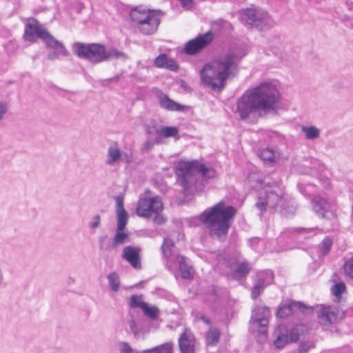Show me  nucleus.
<instances>
[{
    "mask_svg": "<svg viewBox=\"0 0 353 353\" xmlns=\"http://www.w3.org/2000/svg\"><path fill=\"white\" fill-rule=\"evenodd\" d=\"M279 92L275 85L263 82L247 90L236 101V114L239 119L254 123L276 109Z\"/></svg>",
    "mask_w": 353,
    "mask_h": 353,
    "instance_id": "obj_1",
    "label": "nucleus"
},
{
    "mask_svg": "<svg viewBox=\"0 0 353 353\" xmlns=\"http://www.w3.org/2000/svg\"><path fill=\"white\" fill-rule=\"evenodd\" d=\"M236 212L234 207L221 201L203 211L199 215V220L208 230L211 237L225 241Z\"/></svg>",
    "mask_w": 353,
    "mask_h": 353,
    "instance_id": "obj_2",
    "label": "nucleus"
},
{
    "mask_svg": "<svg viewBox=\"0 0 353 353\" xmlns=\"http://www.w3.org/2000/svg\"><path fill=\"white\" fill-rule=\"evenodd\" d=\"M238 57L233 53L205 64L201 71L202 83L214 91H221L229 77L237 68Z\"/></svg>",
    "mask_w": 353,
    "mask_h": 353,
    "instance_id": "obj_3",
    "label": "nucleus"
},
{
    "mask_svg": "<svg viewBox=\"0 0 353 353\" xmlns=\"http://www.w3.org/2000/svg\"><path fill=\"white\" fill-rule=\"evenodd\" d=\"M256 208L261 211L270 210L283 215L294 214L296 208L290 203V198L279 183L268 185L259 192Z\"/></svg>",
    "mask_w": 353,
    "mask_h": 353,
    "instance_id": "obj_4",
    "label": "nucleus"
},
{
    "mask_svg": "<svg viewBox=\"0 0 353 353\" xmlns=\"http://www.w3.org/2000/svg\"><path fill=\"white\" fill-rule=\"evenodd\" d=\"M74 54L79 58L88 60L97 64L112 59L125 60L128 55L115 48L106 50L105 47L99 43H84L75 42L72 45Z\"/></svg>",
    "mask_w": 353,
    "mask_h": 353,
    "instance_id": "obj_5",
    "label": "nucleus"
},
{
    "mask_svg": "<svg viewBox=\"0 0 353 353\" xmlns=\"http://www.w3.org/2000/svg\"><path fill=\"white\" fill-rule=\"evenodd\" d=\"M198 172L207 179H213L216 176V172L213 168L206 167L198 161H181L179 163L176 169L177 181L185 191L190 189L196 183V174Z\"/></svg>",
    "mask_w": 353,
    "mask_h": 353,
    "instance_id": "obj_6",
    "label": "nucleus"
},
{
    "mask_svg": "<svg viewBox=\"0 0 353 353\" xmlns=\"http://www.w3.org/2000/svg\"><path fill=\"white\" fill-rule=\"evenodd\" d=\"M131 21L140 33L145 35L154 34L161 22V11L136 7L130 12Z\"/></svg>",
    "mask_w": 353,
    "mask_h": 353,
    "instance_id": "obj_7",
    "label": "nucleus"
},
{
    "mask_svg": "<svg viewBox=\"0 0 353 353\" xmlns=\"http://www.w3.org/2000/svg\"><path fill=\"white\" fill-rule=\"evenodd\" d=\"M239 14L242 23L259 31L267 30L272 28L275 23L265 10L254 5L240 10Z\"/></svg>",
    "mask_w": 353,
    "mask_h": 353,
    "instance_id": "obj_8",
    "label": "nucleus"
},
{
    "mask_svg": "<svg viewBox=\"0 0 353 353\" xmlns=\"http://www.w3.org/2000/svg\"><path fill=\"white\" fill-rule=\"evenodd\" d=\"M344 314V312L337 307L323 305L317 312V318L323 328L328 330L332 325L343 319Z\"/></svg>",
    "mask_w": 353,
    "mask_h": 353,
    "instance_id": "obj_9",
    "label": "nucleus"
},
{
    "mask_svg": "<svg viewBox=\"0 0 353 353\" xmlns=\"http://www.w3.org/2000/svg\"><path fill=\"white\" fill-rule=\"evenodd\" d=\"M163 210V203L160 197L141 198L137 203L136 212L139 216L150 217Z\"/></svg>",
    "mask_w": 353,
    "mask_h": 353,
    "instance_id": "obj_10",
    "label": "nucleus"
},
{
    "mask_svg": "<svg viewBox=\"0 0 353 353\" xmlns=\"http://www.w3.org/2000/svg\"><path fill=\"white\" fill-rule=\"evenodd\" d=\"M213 39L211 32L199 35L196 38L186 43L184 52L187 54L194 55L208 46Z\"/></svg>",
    "mask_w": 353,
    "mask_h": 353,
    "instance_id": "obj_11",
    "label": "nucleus"
},
{
    "mask_svg": "<svg viewBox=\"0 0 353 353\" xmlns=\"http://www.w3.org/2000/svg\"><path fill=\"white\" fill-rule=\"evenodd\" d=\"M270 315L271 313L268 307H258L252 312L250 323L256 325L260 328L259 332L261 334H266Z\"/></svg>",
    "mask_w": 353,
    "mask_h": 353,
    "instance_id": "obj_12",
    "label": "nucleus"
},
{
    "mask_svg": "<svg viewBox=\"0 0 353 353\" xmlns=\"http://www.w3.org/2000/svg\"><path fill=\"white\" fill-rule=\"evenodd\" d=\"M312 203L314 212L319 217L330 219L334 216L331 204L326 199L317 196L312 200Z\"/></svg>",
    "mask_w": 353,
    "mask_h": 353,
    "instance_id": "obj_13",
    "label": "nucleus"
},
{
    "mask_svg": "<svg viewBox=\"0 0 353 353\" xmlns=\"http://www.w3.org/2000/svg\"><path fill=\"white\" fill-rule=\"evenodd\" d=\"M46 31L36 19H30L26 24L23 37L27 41H34L37 38L42 39Z\"/></svg>",
    "mask_w": 353,
    "mask_h": 353,
    "instance_id": "obj_14",
    "label": "nucleus"
},
{
    "mask_svg": "<svg viewBox=\"0 0 353 353\" xmlns=\"http://www.w3.org/2000/svg\"><path fill=\"white\" fill-rule=\"evenodd\" d=\"M196 340L192 332L188 329L179 339V347L181 353H194Z\"/></svg>",
    "mask_w": 353,
    "mask_h": 353,
    "instance_id": "obj_15",
    "label": "nucleus"
},
{
    "mask_svg": "<svg viewBox=\"0 0 353 353\" xmlns=\"http://www.w3.org/2000/svg\"><path fill=\"white\" fill-rule=\"evenodd\" d=\"M141 249L132 246H126L123 250L122 258L128 261L134 269L141 268L140 256Z\"/></svg>",
    "mask_w": 353,
    "mask_h": 353,
    "instance_id": "obj_16",
    "label": "nucleus"
},
{
    "mask_svg": "<svg viewBox=\"0 0 353 353\" xmlns=\"http://www.w3.org/2000/svg\"><path fill=\"white\" fill-rule=\"evenodd\" d=\"M123 200L124 198L121 195L115 197L117 228L119 230H125L128 222V214L124 208Z\"/></svg>",
    "mask_w": 353,
    "mask_h": 353,
    "instance_id": "obj_17",
    "label": "nucleus"
},
{
    "mask_svg": "<svg viewBox=\"0 0 353 353\" xmlns=\"http://www.w3.org/2000/svg\"><path fill=\"white\" fill-rule=\"evenodd\" d=\"M157 97L160 106L165 110L168 111H183L185 109L183 105L174 101L162 92H159Z\"/></svg>",
    "mask_w": 353,
    "mask_h": 353,
    "instance_id": "obj_18",
    "label": "nucleus"
},
{
    "mask_svg": "<svg viewBox=\"0 0 353 353\" xmlns=\"http://www.w3.org/2000/svg\"><path fill=\"white\" fill-rule=\"evenodd\" d=\"M154 65L157 68H165L172 71H176L179 68L178 64L173 59H170L165 54H161L154 59Z\"/></svg>",
    "mask_w": 353,
    "mask_h": 353,
    "instance_id": "obj_19",
    "label": "nucleus"
},
{
    "mask_svg": "<svg viewBox=\"0 0 353 353\" xmlns=\"http://www.w3.org/2000/svg\"><path fill=\"white\" fill-rule=\"evenodd\" d=\"M259 155L263 161L268 163H276L280 158V152L271 148L262 149Z\"/></svg>",
    "mask_w": 353,
    "mask_h": 353,
    "instance_id": "obj_20",
    "label": "nucleus"
},
{
    "mask_svg": "<svg viewBox=\"0 0 353 353\" xmlns=\"http://www.w3.org/2000/svg\"><path fill=\"white\" fill-rule=\"evenodd\" d=\"M276 338L274 341V345L278 349L283 348L290 343L288 339V331L284 328L279 327L274 333Z\"/></svg>",
    "mask_w": 353,
    "mask_h": 353,
    "instance_id": "obj_21",
    "label": "nucleus"
},
{
    "mask_svg": "<svg viewBox=\"0 0 353 353\" xmlns=\"http://www.w3.org/2000/svg\"><path fill=\"white\" fill-rule=\"evenodd\" d=\"M42 40L45 42L47 48L52 49H60L59 52L65 53V48L64 45L56 39L48 31H46V34L43 37Z\"/></svg>",
    "mask_w": 353,
    "mask_h": 353,
    "instance_id": "obj_22",
    "label": "nucleus"
},
{
    "mask_svg": "<svg viewBox=\"0 0 353 353\" xmlns=\"http://www.w3.org/2000/svg\"><path fill=\"white\" fill-rule=\"evenodd\" d=\"M306 307L300 302H294L290 305H284L279 308L276 315L280 318H285L288 316L292 310L294 309H299L303 312Z\"/></svg>",
    "mask_w": 353,
    "mask_h": 353,
    "instance_id": "obj_23",
    "label": "nucleus"
},
{
    "mask_svg": "<svg viewBox=\"0 0 353 353\" xmlns=\"http://www.w3.org/2000/svg\"><path fill=\"white\" fill-rule=\"evenodd\" d=\"M121 151L117 146H110L107 152L106 164L114 165L120 161Z\"/></svg>",
    "mask_w": 353,
    "mask_h": 353,
    "instance_id": "obj_24",
    "label": "nucleus"
},
{
    "mask_svg": "<svg viewBox=\"0 0 353 353\" xmlns=\"http://www.w3.org/2000/svg\"><path fill=\"white\" fill-rule=\"evenodd\" d=\"M176 261L179 263V270L181 272V277L183 279H190L192 278L191 272V267L189 266L185 261V257L181 255L176 256Z\"/></svg>",
    "mask_w": 353,
    "mask_h": 353,
    "instance_id": "obj_25",
    "label": "nucleus"
},
{
    "mask_svg": "<svg viewBox=\"0 0 353 353\" xmlns=\"http://www.w3.org/2000/svg\"><path fill=\"white\" fill-rule=\"evenodd\" d=\"M142 353H173V343L167 342L151 349L143 350Z\"/></svg>",
    "mask_w": 353,
    "mask_h": 353,
    "instance_id": "obj_26",
    "label": "nucleus"
},
{
    "mask_svg": "<svg viewBox=\"0 0 353 353\" xmlns=\"http://www.w3.org/2000/svg\"><path fill=\"white\" fill-rule=\"evenodd\" d=\"M270 283H265V279L264 277H259L257 281L255 282L252 289V298L253 299H256L263 292L266 285Z\"/></svg>",
    "mask_w": 353,
    "mask_h": 353,
    "instance_id": "obj_27",
    "label": "nucleus"
},
{
    "mask_svg": "<svg viewBox=\"0 0 353 353\" xmlns=\"http://www.w3.org/2000/svg\"><path fill=\"white\" fill-rule=\"evenodd\" d=\"M98 241L99 250L102 252H108L115 248L113 241H111L106 234L99 236Z\"/></svg>",
    "mask_w": 353,
    "mask_h": 353,
    "instance_id": "obj_28",
    "label": "nucleus"
},
{
    "mask_svg": "<svg viewBox=\"0 0 353 353\" xmlns=\"http://www.w3.org/2000/svg\"><path fill=\"white\" fill-rule=\"evenodd\" d=\"M251 268V265L246 261L239 263L234 270V277L236 279L243 278L249 273Z\"/></svg>",
    "mask_w": 353,
    "mask_h": 353,
    "instance_id": "obj_29",
    "label": "nucleus"
},
{
    "mask_svg": "<svg viewBox=\"0 0 353 353\" xmlns=\"http://www.w3.org/2000/svg\"><path fill=\"white\" fill-rule=\"evenodd\" d=\"M301 131L305 134V137L308 140L317 139L320 135L319 130L314 126H302Z\"/></svg>",
    "mask_w": 353,
    "mask_h": 353,
    "instance_id": "obj_30",
    "label": "nucleus"
},
{
    "mask_svg": "<svg viewBox=\"0 0 353 353\" xmlns=\"http://www.w3.org/2000/svg\"><path fill=\"white\" fill-rule=\"evenodd\" d=\"M128 239V234L124 232V230L116 229V233L113 237V245L117 248L119 245L124 244Z\"/></svg>",
    "mask_w": 353,
    "mask_h": 353,
    "instance_id": "obj_31",
    "label": "nucleus"
},
{
    "mask_svg": "<svg viewBox=\"0 0 353 353\" xmlns=\"http://www.w3.org/2000/svg\"><path fill=\"white\" fill-rule=\"evenodd\" d=\"M107 279L111 290L118 292L121 285L119 275L115 272H112L107 276Z\"/></svg>",
    "mask_w": 353,
    "mask_h": 353,
    "instance_id": "obj_32",
    "label": "nucleus"
},
{
    "mask_svg": "<svg viewBox=\"0 0 353 353\" xmlns=\"http://www.w3.org/2000/svg\"><path fill=\"white\" fill-rule=\"evenodd\" d=\"M174 243L170 238H165L161 245L162 253L166 259H169L172 256V248L174 247Z\"/></svg>",
    "mask_w": 353,
    "mask_h": 353,
    "instance_id": "obj_33",
    "label": "nucleus"
},
{
    "mask_svg": "<svg viewBox=\"0 0 353 353\" xmlns=\"http://www.w3.org/2000/svg\"><path fill=\"white\" fill-rule=\"evenodd\" d=\"M220 332L218 329H210L206 334V342L208 345L216 344L220 339Z\"/></svg>",
    "mask_w": 353,
    "mask_h": 353,
    "instance_id": "obj_34",
    "label": "nucleus"
},
{
    "mask_svg": "<svg viewBox=\"0 0 353 353\" xmlns=\"http://www.w3.org/2000/svg\"><path fill=\"white\" fill-rule=\"evenodd\" d=\"M141 310H143L144 314L151 319H155L159 313L157 307L150 306L146 303L143 305V308Z\"/></svg>",
    "mask_w": 353,
    "mask_h": 353,
    "instance_id": "obj_35",
    "label": "nucleus"
},
{
    "mask_svg": "<svg viewBox=\"0 0 353 353\" xmlns=\"http://www.w3.org/2000/svg\"><path fill=\"white\" fill-rule=\"evenodd\" d=\"M161 140L163 137H174L178 134L179 130L176 127H163L161 129Z\"/></svg>",
    "mask_w": 353,
    "mask_h": 353,
    "instance_id": "obj_36",
    "label": "nucleus"
},
{
    "mask_svg": "<svg viewBox=\"0 0 353 353\" xmlns=\"http://www.w3.org/2000/svg\"><path fill=\"white\" fill-rule=\"evenodd\" d=\"M144 304L145 303L142 301V296L137 294L131 296L128 303L129 306L132 308L140 307L142 309Z\"/></svg>",
    "mask_w": 353,
    "mask_h": 353,
    "instance_id": "obj_37",
    "label": "nucleus"
},
{
    "mask_svg": "<svg viewBox=\"0 0 353 353\" xmlns=\"http://www.w3.org/2000/svg\"><path fill=\"white\" fill-rule=\"evenodd\" d=\"M343 270L345 276L353 279V256L345 261Z\"/></svg>",
    "mask_w": 353,
    "mask_h": 353,
    "instance_id": "obj_38",
    "label": "nucleus"
},
{
    "mask_svg": "<svg viewBox=\"0 0 353 353\" xmlns=\"http://www.w3.org/2000/svg\"><path fill=\"white\" fill-rule=\"evenodd\" d=\"M346 287L344 283L339 282L336 283L332 288V292L336 297H341L342 294L345 291Z\"/></svg>",
    "mask_w": 353,
    "mask_h": 353,
    "instance_id": "obj_39",
    "label": "nucleus"
},
{
    "mask_svg": "<svg viewBox=\"0 0 353 353\" xmlns=\"http://www.w3.org/2000/svg\"><path fill=\"white\" fill-rule=\"evenodd\" d=\"M161 129L156 128L154 127H148L146 130V132L150 137H154L156 143H161Z\"/></svg>",
    "mask_w": 353,
    "mask_h": 353,
    "instance_id": "obj_40",
    "label": "nucleus"
},
{
    "mask_svg": "<svg viewBox=\"0 0 353 353\" xmlns=\"http://www.w3.org/2000/svg\"><path fill=\"white\" fill-rule=\"evenodd\" d=\"M128 324L130 331L133 334L134 338L139 339L141 336L142 332L139 330L134 317H131L128 322Z\"/></svg>",
    "mask_w": 353,
    "mask_h": 353,
    "instance_id": "obj_41",
    "label": "nucleus"
},
{
    "mask_svg": "<svg viewBox=\"0 0 353 353\" xmlns=\"http://www.w3.org/2000/svg\"><path fill=\"white\" fill-rule=\"evenodd\" d=\"M332 245V241L331 239L327 237L322 241L321 252L323 255H325L328 253L330 248Z\"/></svg>",
    "mask_w": 353,
    "mask_h": 353,
    "instance_id": "obj_42",
    "label": "nucleus"
},
{
    "mask_svg": "<svg viewBox=\"0 0 353 353\" xmlns=\"http://www.w3.org/2000/svg\"><path fill=\"white\" fill-rule=\"evenodd\" d=\"M120 353H141L138 350L133 349L128 343L122 342L120 347Z\"/></svg>",
    "mask_w": 353,
    "mask_h": 353,
    "instance_id": "obj_43",
    "label": "nucleus"
},
{
    "mask_svg": "<svg viewBox=\"0 0 353 353\" xmlns=\"http://www.w3.org/2000/svg\"><path fill=\"white\" fill-rule=\"evenodd\" d=\"M54 51L48 54V59L49 60H54L58 59L59 56L67 57L69 54L68 51L65 49V53L59 52L60 49H54Z\"/></svg>",
    "mask_w": 353,
    "mask_h": 353,
    "instance_id": "obj_44",
    "label": "nucleus"
},
{
    "mask_svg": "<svg viewBox=\"0 0 353 353\" xmlns=\"http://www.w3.org/2000/svg\"><path fill=\"white\" fill-rule=\"evenodd\" d=\"M288 339L290 343L296 342L299 339V332L297 328L294 327L288 331Z\"/></svg>",
    "mask_w": 353,
    "mask_h": 353,
    "instance_id": "obj_45",
    "label": "nucleus"
},
{
    "mask_svg": "<svg viewBox=\"0 0 353 353\" xmlns=\"http://www.w3.org/2000/svg\"><path fill=\"white\" fill-rule=\"evenodd\" d=\"M133 160V153L132 151L129 152H121V157L120 161L124 162L127 164L132 163Z\"/></svg>",
    "mask_w": 353,
    "mask_h": 353,
    "instance_id": "obj_46",
    "label": "nucleus"
},
{
    "mask_svg": "<svg viewBox=\"0 0 353 353\" xmlns=\"http://www.w3.org/2000/svg\"><path fill=\"white\" fill-rule=\"evenodd\" d=\"M314 345L310 341L303 342L299 345V352L300 353H307V352L312 347H313Z\"/></svg>",
    "mask_w": 353,
    "mask_h": 353,
    "instance_id": "obj_47",
    "label": "nucleus"
},
{
    "mask_svg": "<svg viewBox=\"0 0 353 353\" xmlns=\"http://www.w3.org/2000/svg\"><path fill=\"white\" fill-rule=\"evenodd\" d=\"M101 224V216L99 214L95 215L92 221L90 223V228L95 229L99 227Z\"/></svg>",
    "mask_w": 353,
    "mask_h": 353,
    "instance_id": "obj_48",
    "label": "nucleus"
},
{
    "mask_svg": "<svg viewBox=\"0 0 353 353\" xmlns=\"http://www.w3.org/2000/svg\"><path fill=\"white\" fill-rule=\"evenodd\" d=\"M299 230L300 232H304L306 234H308V237L314 235L316 234V231L319 230L318 228H299Z\"/></svg>",
    "mask_w": 353,
    "mask_h": 353,
    "instance_id": "obj_49",
    "label": "nucleus"
},
{
    "mask_svg": "<svg viewBox=\"0 0 353 353\" xmlns=\"http://www.w3.org/2000/svg\"><path fill=\"white\" fill-rule=\"evenodd\" d=\"M298 188H299V189L300 192H301L303 194H304V195H305V196H307V195H310L312 192H311V191H307V188H313V186H312V185H307V187H303V185L302 184H299V185H298Z\"/></svg>",
    "mask_w": 353,
    "mask_h": 353,
    "instance_id": "obj_50",
    "label": "nucleus"
},
{
    "mask_svg": "<svg viewBox=\"0 0 353 353\" xmlns=\"http://www.w3.org/2000/svg\"><path fill=\"white\" fill-rule=\"evenodd\" d=\"M154 143H156L155 141H152V140L147 141L144 143V145H143V147L142 148V151L143 152H148V151H150L152 148V147H153Z\"/></svg>",
    "mask_w": 353,
    "mask_h": 353,
    "instance_id": "obj_51",
    "label": "nucleus"
},
{
    "mask_svg": "<svg viewBox=\"0 0 353 353\" xmlns=\"http://www.w3.org/2000/svg\"><path fill=\"white\" fill-rule=\"evenodd\" d=\"M8 112L7 104L0 102V121L3 118L4 114Z\"/></svg>",
    "mask_w": 353,
    "mask_h": 353,
    "instance_id": "obj_52",
    "label": "nucleus"
},
{
    "mask_svg": "<svg viewBox=\"0 0 353 353\" xmlns=\"http://www.w3.org/2000/svg\"><path fill=\"white\" fill-rule=\"evenodd\" d=\"M181 3L182 6L186 7L191 4L192 0H179Z\"/></svg>",
    "mask_w": 353,
    "mask_h": 353,
    "instance_id": "obj_53",
    "label": "nucleus"
},
{
    "mask_svg": "<svg viewBox=\"0 0 353 353\" xmlns=\"http://www.w3.org/2000/svg\"><path fill=\"white\" fill-rule=\"evenodd\" d=\"M154 221L156 223H157L158 224H161L164 222V220L162 217H160V216H156L155 219H154Z\"/></svg>",
    "mask_w": 353,
    "mask_h": 353,
    "instance_id": "obj_54",
    "label": "nucleus"
},
{
    "mask_svg": "<svg viewBox=\"0 0 353 353\" xmlns=\"http://www.w3.org/2000/svg\"><path fill=\"white\" fill-rule=\"evenodd\" d=\"M265 276H266L267 277H269L271 280L272 279V278H273V274H272V272H266L265 273Z\"/></svg>",
    "mask_w": 353,
    "mask_h": 353,
    "instance_id": "obj_55",
    "label": "nucleus"
},
{
    "mask_svg": "<svg viewBox=\"0 0 353 353\" xmlns=\"http://www.w3.org/2000/svg\"><path fill=\"white\" fill-rule=\"evenodd\" d=\"M74 282V279L72 278H69L68 283H73Z\"/></svg>",
    "mask_w": 353,
    "mask_h": 353,
    "instance_id": "obj_56",
    "label": "nucleus"
}]
</instances>
